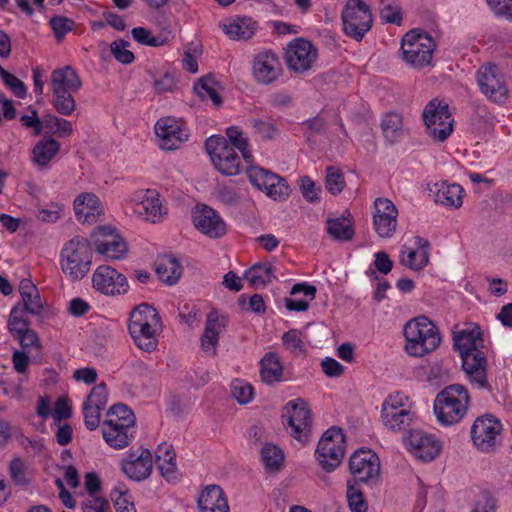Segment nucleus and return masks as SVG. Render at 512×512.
Returning <instances> with one entry per match:
<instances>
[{"mask_svg": "<svg viewBox=\"0 0 512 512\" xmlns=\"http://www.w3.org/2000/svg\"><path fill=\"white\" fill-rule=\"evenodd\" d=\"M9 474L16 485L27 486L30 482L27 468L21 458H14L9 464Z\"/></svg>", "mask_w": 512, "mask_h": 512, "instance_id": "58", "label": "nucleus"}, {"mask_svg": "<svg viewBox=\"0 0 512 512\" xmlns=\"http://www.w3.org/2000/svg\"><path fill=\"white\" fill-rule=\"evenodd\" d=\"M60 144L53 138L40 140L33 148V160L39 166H46L58 153Z\"/></svg>", "mask_w": 512, "mask_h": 512, "instance_id": "43", "label": "nucleus"}, {"mask_svg": "<svg viewBox=\"0 0 512 512\" xmlns=\"http://www.w3.org/2000/svg\"><path fill=\"white\" fill-rule=\"evenodd\" d=\"M231 395L240 404H248L254 398V388L246 380L234 379L230 385Z\"/></svg>", "mask_w": 512, "mask_h": 512, "instance_id": "52", "label": "nucleus"}, {"mask_svg": "<svg viewBox=\"0 0 512 512\" xmlns=\"http://www.w3.org/2000/svg\"><path fill=\"white\" fill-rule=\"evenodd\" d=\"M380 17L385 23L400 25L403 19L401 7L396 3L383 4L380 8Z\"/></svg>", "mask_w": 512, "mask_h": 512, "instance_id": "62", "label": "nucleus"}, {"mask_svg": "<svg viewBox=\"0 0 512 512\" xmlns=\"http://www.w3.org/2000/svg\"><path fill=\"white\" fill-rule=\"evenodd\" d=\"M476 78L481 93L489 101L498 104L507 102L509 89L503 73L496 65H482L476 73Z\"/></svg>", "mask_w": 512, "mask_h": 512, "instance_id": "12", "label": "nucleus"}, {"mask_svg": "<svg viewBox=\"0 0 512 512\" xmlns=\"http://www.w3.org/2000/svg\"><path fill=\"white\" fill-rule=\"evenodd\" d=\"M243 276L255 288L265 287L276 279L275 268L269 262L255 263L244 272Z\"/></svg>", "mask_w": 512, "mask_h": 512, "instance_id": "39", "label": "nucleus"}, {"mask_svg": "<svg viewBox=\"0 0 512 512\" xmlns=\"http://www.w3.org/2000/svg\"><path fill=\"white\" fill-rule=\"evenodd\" d=\"M156 274L159 279L167 284H175L181 274L182 266L179 261L171 255H164L157 260Z\"/></svg>", "mask_w": 512, "mask_h": 512, "instance_id": "41", "label": "nucleus"}, {"mask_svg": "<svg viewBox=\"0 0 512 512\" xmlns=\"http://www.w3.org/2000/svg\"><path fill=\"white\" fill-rule=\"evenodd\" d=\"M111 497L114 501L116 512H137L132 495L127 490L115 489Z\"/></svg>", "mask_w": 512, "mask_h": 512, "instance_id": "59", "label": "nucleus"}, {"mask_svg": "<svg viewBox=\"0 0 512 512\" xmlns=\"http://www.w3.org/2000/svg\"><path fill=\"white\" fill-rule=\"evenodd\" d=\"M192 220L196 229L210 238H220L226 233L222 217L207 205H197L192 211Z\"/></svg>", "mask_w": 512, "mask_h": 512, "instance_id": "24", "label": "nucleus"}, {"mask_svg": "<svg viewBox=\"0 0 512 512\" xmlns=\"http://www.w3.org/2000/svg\"><path fill=\"white\" fill-rule=\"evenodd\" d=\"M75 217L82 224L96 222V196L93 193L79 194L73 203Z\"/></svg>", "mask_w": 512, "mask_h": 512, "instance_id": "37", "label": "nucleus"}, {"mask_svg": "<svg viewBox=\"0 0 512 512\" xmlns=\"http://www.w3.org/2000/svg\"><path fill=\"white\" fill-rule=\"evenodd\" d=\"M435 49L434 38L422 30L413 29L407 32L401 40L402 60L417 70L432 65Z\"/></svg>", "mask_w": 512, "mask_h": 512, "instance_id": "4", "label": "nucleus"}, {"mask_svg": "<svg viewBox=\"0 0 512 512\" xmlns=\"http://www.w3.org/2000/svg\"><path fill=\"white\" fill-rule=\"evenodd\" d=\"M349 469L356 480L373 482L380 474V461L375 452L370 449H358L350 457Z\"/></svg>", "mask_w": 512, "mask_h": 512, "instance_id": "21", "label": "nucleus"}, {"mask_svg": "<svg viewBox=\"0 0 512 512\" xmlns=\"http://www.w3.org/2000/svg\"><path fill=\"white\" fill-rule=\"evenodd\" d=\"M398 209L388 198H377L372 206V224L381 238H391L398 225Z\"/></svg>", "mask_w": 512, "mask_h": 512, "instance_id": "20", "label": "nucleus"}, {"mask_svg": "<svg viewBox=\"0 0 512 512\" xmlns=\"http://www.w3.org/2000/svg\"><path fill=\"white\" fill-rule=\"evenodd\" d=\"M423 120L428 134L436 141H445L453 131V119L444 102L430 101L423 110Z\"/></svg>", "mask_w": 512, "mask_h": 512, "instance_id": "13", "label": "nucleus"}, {"mask_svg": "<svg viewBox=\"0 0 512 512\" xmlns=\"http://www.w3.org/2000/svg\"><path fill=\"white\" fill-rule=\"evenodd\" d=\"M347 501L352 512H366L367 503L363 497V493L357 488L352 481L347 483Z\"/></svg>", "mask_w": 512, "mask_h": 512, "instance_id": "54", "label": "nucleus"}, {"mask_svg": "<svg viewBox=\"0 0 512 512\" xmlns=\"http://www.w3.org/2000/svg\"><path fill=\"white\" fill-rule=\"evenodd\" d=\"M126 278L114 268L98 265V291L107 295H117L126 292Z\"/></svg>", "mask_w": 512, "mask_h": 512, "instance_id": "30", "label": "nucleus"}, {"mask_svg": "<svg viewBox=\"0 0 512 512\" xmlns=\"http://www.w3.org/2000/svg\"><path fill=\"white\" fill-rule=\"evenodd\" d=\"M157 144L164 151L178 149L189 138V130L182 119L162 117L154 125Z\"/></svg>", "mask_w": 512, "mask_h": 512, "instance_id": "14", "label": "nucleus"}, {"mask_svg": "<svg viewBox=\"0 0 512 512\" xmlns=\"http://www.w3.org/2000/svg\"><path fill=\"white\" fill-rule=\"evenodd\" d=\"M454 347L461 357L482 352L483 338L479 326L470 325L454 334Z\"/></svg>", "mask_w": 512, "mask_h": 512, "instance_id": "28", "label": "nucleus"}, {"mask_svg": "<svg viewBox=\"0 0 512 512\" xmlns=\"http://www.w3.org/2000/svg\"><path fill=\"white\" fill-rule=\"evenodd\" d=\"M29 325L25 309L21 308V304L15 305L8 317L7 328L9 333L15 339L28 330L30 328Z\"/></svg>", "mask_w": 512, "mask_h": 512, "instance_id": "46", "label": "nucleus"}, {"mask_svg": "<svg viewBox=\"0 0 512 512\" xmlns=\"http://www.w3.org/2000/svg\"><path fill=\"white\" fill-rule=\"evenodd\" d=\"M404 351L414 358H423L438 349L442 337L438 326L427 316L408 320L403 327Z\"/></svg>", "mask_w": 512, "mask_h": 512, "instance_id": "1", "label": "nucleus"}, {"mask_svg": "<svg viewBox=\"0 0 512 512\" xmlns=\"http://www.w3.org/2000/svg\"><path fill=\"white\" fill-rule=\"evenodd\" d=\"M496 500L489 493H481L475 500L471 512H496Z\"/></svg>", "mask_w": 512, "mask_h": 512, "instance_id": "64", "label": "nucleus"}, {"mask_svg": "<svg viewBox=\"0 0 512 512\" xmlns=\"http://www.w3.org/2000/svg\"><path fill=\"white\" fill-rule=\"evenodd\" d=\"M52 92L73 91L76 92L81 81L78 74L71 66H64L52 71L50 76Z\"/></svg>", "mask_w": 512, "mask_h": 512, "instance_id": "35", "label": "nucleus"}, {"mask_svg": "<svg viewBox=\"0 0 512 512\" xmlns=\"http://www.w3.org/2000/svg\"><path fill=\"white\" fill-rule=\"evenodd\" d=\"M0 77L16 97L24 98L26 96L27 90L24 83L15 75L6 71L3 67H0Z\"/></svg>", "mask_w": 512, "mask_h": 512, "instance_id": "60", "label": "nucleus"}, {"mask_svg": "<svg viewBox=\"0 0 512 512\" xmlns=\"http://www.w3.org/2000/svg\"><path fill=\"white\" fill-rule=\"evenodd\" d=\"M317 57L318 51L316 47L309 40L301 37L290 41L285 48L287 67L296 73L310 70Z\"/></svg>", "mask_w": 512, "mask_h": 512, "instance_id": "19", "label": "nucleus"}, {"mask_svg": "<svg viewBox=\"0 0 512 512\" xmlns=\"http://www.w3.org/2000/svg\"><path fill=\"white\" fill-rule=\"evenodd\" d=\"M128 330L139 349L145 352L155 351L162 332V322L157 310L148 304L136 306L130 313Z\"/></svg>", "mask_w": 512, "mask_h": 512, "instance_id": "2", "label": "nucleus"}, {"mask_svg": "<svg viewBox=\"0 0 512 512\" xmlns=\"http://www.w3.org/2000/svg\"><path fill=\"white\" fill-rule=\"evenodd\" d=\"M502 432L503 424L491 414L477 417L470 430L472 443L481 452L494 450L500 442Z\"/></svg>", "mask_w": 512, "mask_h": 512, "instance_id": "11", "label": "nucleus"}, {"mask_svg": "<svg viewBox=\"0 0 512 512\" xmlns=\"http://www.w3.org/2000/svg\"><path fill=\"white\" fill-rule=\"evenodd\" d=\"M470 396L459 384L449 385L434 400L433 411L437 422L445 427L458 424L468 411Z\"/></svg>", "mask_w": 512, "mask_h": 512, "instance_id": "3", "label": "nucleus"}, {"mask_svg": "<svg viewBox=\"0 0 512 512\" xmlns=\"http://www.w3.org/2000/svg\"><path fill=\"white\" fill-rule=\"evenodd\" d=\"M261 459L267 470L277 471L284 462V453L276 445L266 444L261 449Z\"/></svg>", "mask_w": 512, "mask_h": 512, "instance_id": "48", "label": "nucleus"}, {"mask_svg": "<svg viewBox=\"0 0 512 512\" xmlns=\"http://www.w3.org/2000/svg\"><path fill=\"white\" fill-rule=\"evenodd\" d=\"M226 136L227 142L242 154L245 163L251 164L253 156L249 149L248 139L243 131L237 126H230L226 129Z\"/></svg>", "mask_w": 512, "mask_h": 512, "instance_id": "44", "label": "nucleus"}, {"mask_svg": "<svg viewBox=\"0 0 512 512\" xmlns=\"http://www.w3.org/2000/svg\"><path fill=\"white\" fill-rule=\"evenodd\" d=\"M263 193L273 201L282 202L290 196L291 188L285 178L276 174V179L268 184Z\"/></svg>", "mask_w": 512, "mask_h": 512, "instance_id": "49", "label": "nucleus"}, {"mask_svg": "<svg viewBox=\"0 0 512 512\" xmlns=\"http://www.w3.org/2000/svg\"><path fill=\"white\" fill-rule=\"evenodd\" d=\"M227 323V317L217 311H211L207 315L205 329L201 337V349L205 354L216 355L220 335L225 331Z\"/></svg>", "mask_w": 512, "mask_h": 512, "instance_id": "26", "label": "nucleus"}, {"mask_svg": "<svg viewBox=\"0 0 512 512\" xmlns=\"http://www.w3.org/2000/svg\"><path fill=\"white\" fill-rule=\"evenodd\" d=\"M197 505L200 512H229V505L218 485H208L200 492Z\"/></svg>", "mask_w": 512, "mask_h": 512, "instance_id": "32", "label": "nucleus"}, {"mask_svg": "<svg viewBox=\"0 0 512 512\" xmlns=\"http://www.w3.org/2000/svg\"><path fill=\"white\" fill-rule=\"evenodd\" d=\"M406 446L408 451L422 462L433 461L442 450V444L435 435L420 430L409 433Z\"/></svg>", "mask_w": 512, "mask_h": 512, "instance_id": "22", "label": "nucleus"}, {"mask_svg": "<svg viewBox=\"0 0 512 512\" xmlns=\"http://www.w3.org/2000/svg\"><path fill=\"white\" fill-rule=\"evenodd\" d=\"M345 187L343 173L335 167H328L326 170V188L333 194L338 195Z\"/></svg>", "mask_w": 512, "mask_h": 512, "instance_id": "57", "label": "nucleus"}, {"mask_svg": "<svg viewBox=\"0 0 512 512\" xmlns=\"http://www.w3.org/2000/svg\"><path fill=\"white\" fill-rule=\"evenodd\" d=\"M129 251L128 243L112 222H105L98 209V255L106 259L122 260Z\"/></svg>", "mask_w": 512, "mask_h": 512, "instance_id": "10", "label": "nucleus"}, {"mask_svg": "<svg viewBox=\"0 0 512 512\" xmlns=\"http://www.w3.org/2000/svg\"><path fill=\"white\" fill-rule=\"evenodd\" d=\"M155 460L160 474L168 482H176L180 478V472L176 463V456L171 444L163 442L155 451Z\"/></svg>", "mask_w": 512, "mask_h": 512, "instance_id": "31", "label": "nucleus"}, {"mask_svg": "<svg viewBox=\"0 0 512 512\" xmlns=\"http://www.w3.org/2000/svg\"><path fill=\"white\" fill-rule=\"evenodd\" d=\"M135 430L120 428L116 424L103 423L102 436L105 442L114 449L127 447L134 439Z\"/></svg>", "mask_w": 512, "mask_h": 512, "instance_id": "38", "label": "nucleus"}, {"mask_svg": "<svg viewBox=\"0 0 512 512\" xmlns=\"http://www.w3.org/2000/svg\"><path fill=\"white\" fill-rule=\"evenodd\" d=\"M327 231L331 237L341 241L350 240L354 235L351 220L344 216L329 219L327 222Z\"/></svg>", "mask_w": 512, "mask_h": 512, "instance_id": "45", "label": "nucleus"}, {"mask_svg": "<svg viewBox=\"0 0 512 512\" xmlns=\"http://www.w3.org/2000/svg\"><path fill=\"white\" fill-rule=\"evenodd\" d=\"M247 176L253 187L263 192L271 181L276 179V174L259 166L247 164Z\"/></svg>", "mask_w": 512, "mask_h": 512, "instance_id": "47", "label": "nucleus"}, {"mask_svg": "<svg viewBox=\"0 0 512 512\" xmlns=\"http://www.w3.org/2000/svg\"><path fill=\"white\" fill-rule=\"evenodd\" d=\"M435 203L448 208H459L463 203L464 189L457 183L437 181L428 185Z\"/></svg>", "mask_w": 512, "mask_h": 512, "instance_id": "27", "label": "nucleus"}, {"mask_svg": "<svg viewBox=\"0 0 512 512\" xmlns=\"http://www.w3.org/2000/svg\"><path fill=\"white\" fill-rule=\"evenodd\" d=\"M381 126L385 138L394 142L402 133V117L398 113H388L384 116Z\"/></svg>", "mask_w": 512, "mask_h": 512, "instance_id": "51", "label": "nucleus"}, {"mask_svg": "<svg viewBox=\"0 0 512 512\" xmlns=\"http://www.w3.org/2000/svg\"><path fill=\"white\" fill-rule=\"evenodd\" d=\"M206 151L215 169L224 176L239 175L244 169V157L225 137L212 135L205 142Z\"/></svg>", "mask_w": 512, "mask_h": 512, "instance_id": "6", "label": "nucleus"}, {"mask_svg": "<svg viewBox=\"0 0 512 512\" xmlns=\"http://www.w3.org/2000/svg\"><path fill=\"white\" fill-rule=\"evenodd\" d=\"M221 90L220 83L210 75L200 78L194 85L195 93L203 101H211L215 107L222 104Z\"/></svg>", "mask_w": 512, "mask_h": 512, "instance_id": "40", "label": "nucleus"}, {"mask_svg": "<svg viewBox=\"0 0 512 512\" xmlns=\"http://www.w3.org/2000/svg\"><path fill=\"white\" fill-rule=\"evenodd\" d=\"M120 468L128 479L135 482H142L152 474V452L143 447L129 449L124 453L120 461Z\"/></svg>", "mask_w": 512, "mask_h": 512, "instance_id": "17", "label": "nucleus"}, {"mask_svg": "<svg viewBox=\"0 0 512 512\" xmlns=\"http://www.w3.org/2000/svg\"><path fill=\"white\" fill-rule=\"evenodd\" d=\"M462 359V367L469 381L479 388H485L487 382V359L484 352H476Z\"/></svg>", "mask_w": 512, "mask_h": 512, "instance_id": "29", "label": "nucleus"}, {"mask_svg": "<svg viewBox=\"0 0 512 512\" xmlns=\"http://www.w3.org/2000/svg\"><path fill=\"white\" fill-rule=\"evenodd\" d=\"M95 390L93 387L88 394L86 400L83 403L82 410L85 420L86 427L94 431L96 430V399H95Z\"/></svg>", "mask_w": 512, "mask_h": 512, "instance_id": "55", "label": "nucleus"}, {"mask_svg": "<svg viewBox=\"0 0 512 512\" xmlns=\"http://www.w3.org/2000/svg\"><path fill=\"white\" fill-rule=\"evenodd\" d=\"M52 104L55 110L62 115H70L75 110V100L72 96L73 91L52 92Z\"/></svg>", "mask_w": 512, "mask_h": 512, "instance_id": "53", "label": "nucleus"}, {"mask_svg": "<svg viewBox=\"0 0 512 512\" xmlns=\"http://www.w3.org/2000/svg\"><path fill=\"white\" fill-rule=\"evenodd\" d=\"M135 42L148 47H162L168 45L174 38L170 29H162L157 34L145 27H135L131 30Z\"/></svg>", "mask_w": 512, "mask_h": 512, "instance_id": "36", "label": "nucleus"}, {"mask_svg": "<svg viewBox=\"0 0 512 512\" xmlns=\"http://www.w3.org/2000/svg\"><path fill=\"white\" fill-rule=\"evenodd\" d=\"M282 418L290 435L302 445L311 437V417L307 403L300 398L290 400L282 409Z\"/></svg>", "mask_w": 512, "mask_h": 512, "instance_id": "8", "label": "nucleus"}, {"mask_svg": "<svg viewBox=\"0 0 512 512\" xmlns=\"http://www.w3.org/2000/svg\"><path fill=\"white\" fill-rule=\"evenodd\" d=\"M315 296V286L307 283L295 284L291 289V297L285 298V307L290 311H306Z\"/></svg>", "mask_w": 512, "mask_h": 512, "instance_id": "34", "label": "nucleus"}, {"mask_svg": "<svg viewBox=\"0 0 512 512\" xmlns=\"http://www.w3.org/2000/svg\"><path fill=\"white\" fill-rule=\"evenodd\" d=\"M251 74L254 81L261 85H270L282 75V65L277 54L269 49L255 53L251 60Z\"/></svg>", "mask_w": 512, "mask_h": 512, "instance_id": "18", "label": "nucleus"}, {"mask_svg": "<svg viewBox=\"0 0 512 512\" xmlns=\"http://www.w3.org/2000/svg\"><path fill=\"white\" fill-rule=\"evenodd\" d=\"M219 27L230 40L247 41L257 33L259 24L250 16L235 15L223 19Z\"/></svg>", "mask_w": 512, "mask_h": 512, "instance_id": "25", "label": "nucleus"}, {"mask_svg": "<svg viewBox=\"0 0 512 512\" xmlns=\"http://www.w3.org/2000/svg\"><path fill=\"white\" fill-rule=\"evenodd\" d=\"M103 423L116 424L120 428L135 430V416L132 410L123 404L112 406Z\"/></svg>", "mask_w": 512, "mask_h": 512, "instance_id": "42", "label": "nucleus"}, {"mask_svg": "<svg viewBox=\"0 0 512 512\" xmlns=\"http://www.w3.org/2000/svg\"><path fill=\"white\" fill-rule=\"evenodd\" d=\"M299 188L307 202L316 203L320 200L321 187L317 186L309 176L299 178Z\"/></svg>", "mask_w": 512, "mask_h": 512, "instance_id": "56", "label": "nucleus"}, {"mask_svg": "<svg viewBox=\"0 0 512 512\" xmlns=\"http://www.w3.org/2000/svg\"><path fill=\"white\" fill-rule=\"evenodd\" d=\"M416 420L413 401L403 392L390 393L381 405V421L389 431L406 430Z\"/></svg>", "mask_w": 512, "mask_h": 512, "instance_id": "5", "label": "nucleus"}, {"mask_svg": "<svg viewBox=\"0 0 512 512\" xmlns=\"http://www.w3.org/2000/svg\"><path fill=\"white\" fill-rule=\"evenodd\" d=\"M486 3L496 16L512 22V0H486Z\"/></svg>", "mask_w": 512, "mask_h": 512, "instance_id": "63", "label": "nucleus"}, {"mask_svg": "<svg viewBox=\"0 0 512 512\" xmlns=\"http://www.w3.org/2000/svg\"><path fill=\"white\" fill-rule=\"evenodd\" d=\"M344 452L345 436L342 429L331 427L320 438L315 456L323 469L332 471L340 465Z\"/></svg>", "mask_w": 512, "mask_h": 512, "instance_id": "9", "label": "nucleus"}, {"mask_svg": "<svg viewBox=\"0 0 512 512\" xmlns=\"http://www.w3.org/2000/svg\"><path fill=\"white\" fill-rule=\"evenodd\" d=\"M342 21L345 33L361 40L371 28V11L361 0H348L342 12Z\"/></svg>", "mask_w": 512, "mask_h": 512, "instance_id": "15", "label": "nucleus"}, {"mask_svg": "<svg viewBox=\"0 0 512 512\" xmlns=\"http://www.w3.org/2000/svg\"><path fill=\"white\" fill-rule=\"evenodd\" d=\"M283 346L287 351L296 357L306 354V346L302 338V334L297 329L289 330L282 336Z\"/></svg>", "mask_w": 512, "mask_h": 512, "instance_id": "50", "label": "nucleus"}, {"mask_svg": "<svg viewBox=\"0 0 512 512\" xmlns=\"http://www.w3.org/2000/svg\"><path fill=\"white\" fill-rule=\"evenodd\" d=\"M61 269L71 280L82 279L90 270L92 251L84 241L72 239L61 250Z\"/></svg>", "mask_w": 512, "mask_h": 512, "instance_id": "7", "label": "nucleus"}, {"mask_svg": "<svg viewBox=\"0 0 512 512\" xmlns=\"http://www.w3.org/2000/svg\"><path fill=\"white\" fill-rule=\"evenodd\" d=\"M111 52L115 59L122 64H131L135 56L129 50V43L123 40L114 41L111 44Z\"/></svg>", "mask_w": 512, "mask_h": 512, "instance_id": "61", "label": "nucleus"}, {"mask_svg": "<svg viewBox=\"0 0 512 512\" xmlns=\"http://www.w3.org/2000/svg\"><path fill=\"white\" fill-rule=\"evenodd\" d=\"M430 245L429 242L419 236L406 241L399 254V262L412 271H421L429 263Z\"/></svg>", "mask_w": 512, "mask_h": 512, "instance_id": "23", "label": "nucleus"}, {"mask_svg": "<svg viewBox=\"0 0 512 512\" xmlns=\"http://www.w3.org/2000/svg\"><path fill=\"white\" fill-rule=\"evenodd\" d=\"M261 380L266 384H274L283 380L284 367L278 353L269 351L259 363Z\"/></svg>", "mask_w": 512, "mask_h": 512, "instance_id": "33", "label": "nucleus"}, {"mask_svg": "<svg viewBox=\"0 0 512 512\" xmlns=\"http://www.w3.org/2000/svg\"><path fill=\"white\" fill-rule=\"evenodd\" d=\"M127 205L133 213L153 224L161 222L167 214L158 192L151 189L135 191L129 197Z\"/></svg>", "mask_w": 512, "mask_h": 512, "instance_id": "16", "label": "nucleus"}]
</instances>
